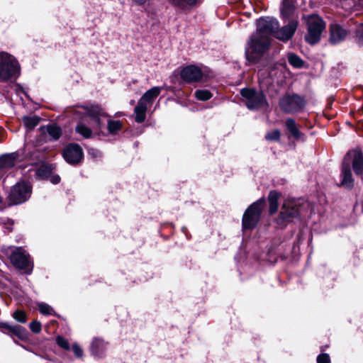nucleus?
Returning <instances> with one entry per match:
<instances>
[{
    "label": "nucleus",
    "instance_id": "79ce46f5",
    "mask_svg": "<svg viewBox=\"0 0 363 363\" xmlns=\"http://www.w3.org/2000/svg\"><path fill=\"white\" fill-rule=\"evenodd\" d=\"M7 206L6 202L0 196V210L4 209Z\"/></svg>",
    "mask_w": 363,
    "mask_h": 363
},
{
    "label": "nucleus",
    "instance_id": "473e14b6",
    "mask_svg": "<svg viewBox=\"0 0 363 363\" xmlns=\"http://www.w3.org/2000/svg\"><path fill=\"white\" fill-rule=\"evenodd\" d=\"M289 62L294 67H301L303 65L302 60L295 54L291 53L288 56Z\"/></svg>",
    "mask_w": 363,
    "mask_h": 363
},
{
    "label": "nucleus",
    "instance_id": "9d476101",
    "mask_svg": "<svg viewBox=\"0 0 363 363\" xmlns=\"http://www.w3.org/2000/svg\"><path fill=\"white\" fill-rule=\"evenodd\" d=\"M304 105L303 98L297 94L285 95L279 101L281 109L287 113L298 112L303 108Z\"/></svg>",
    "mask_w": 363,
    "mask_h": 363
},
{
    "label": "nucleus",
    "instance_id": "4be33fe9",
    "mask_svg": "<svg viewBox=\"0 0 363 363\" xmlns=\"http://www.w3.org/2000/svg\"><path fill=\"white\" fill-rule=\"evenodd\" d=\"M147 106L138 101V105L134 108L135 114V121L137 123H143L146 118V111Z\"/></svg>",
    "mask_w": 363,
    "mask_h": 363
},
{
    "label": "nucleus",
    "instance_id": "6e6552de",
    "mask_svg": "<svg viewBox=\"0 0 363 363\" xmlns=\"http://www.w3.org/2000/svg\"><path fill=\"white\" fill-rule=\"evenodd\" d=\"M301 214L302 207L299 203L295 201H286L283 204L277 222L280 225H283Z\"/></svg>",
    "mask_w": 363,
    "mask_h": 363
},
{
    "label": "nucleus",
    "instance_id": "6ab92c4d",
    "mask_svg": "<svg viewBox=\"0 0 363 363\" xmlns=\"http://www.w3.org/2000/svg\"><path fill=\"white\" fill-rule=\"evenodd\" d=\"M163 89L161 86H154L147 90L140 99L139 101L147 105L151 104L153 101L160 95Z\"/></svg>",
    "mask_w": 363,
    "mask_h": 363
},
{
    "label": "nucleus",
    "instance_id": "58836bf2",
    "mask_svg": "<svg viewBox=\"0 0 363 363\" xmlns=\"http://www.w3.org/2000/svg\"><path fill=\"white\" fill-rule=\"evenodd\" d=\"M30 328L33 333H38L41 330V324L38 321H33L30 323Z\"/></svg>",
    "mask_w": 363,
    "mask_h": 363
},
{
    "label": "nucleus",
    "instance_id": "a211bd4d",
    "mask_svg": "<svg viewBox=\"0 0 363 363\" xmlns=\"http://www.w3.org/2000/svg\"><path fill=\"white\" fill-rule=\"evenodd\" d=\"M18 154L11 152L0 156V170L4 171L14 167L18 161Z\"/></svg>",
    "mask_w": 363,
    "mask_h": 363
},
{
    "label": "nucleus",
    "instance_id": "f704fd0d",
    "mask_svg": "<svg viewBox=\"0 0 363 363\" xmlns=\"http://www.w3.org/2000/svg\"><path fill=\"white\" fill-rule=\"evenodd\" d=\"M12 317L18 322L24 323L26 322V314L24 311L16 310L13 312Z\"/></svg>",
    "mask_w": 363,
    "mask_h": 363
},
{
    "label": "nucleus",
    "instance_id": "a878e982",
    "mask_svg": "<svg viewBox=\"0 0 363 363\" xmlns=\"http://www.w3.org/2000/svg\"><path fill=\"white\" fill-rule=\"evenodd\" d=\"M294 7L291 0H283L281 7V13L284 18H289L293 15Z\"/></svg>",
    "mask_w": 363,
    "mask_h": 363
},
{
    "label": "nucleus",
    "instance_id": "5701e85b",
    "mask_svg": "<svg viewBox=\"0 0 363 363\" xmlns=\"http://www.w3.org/2000/svg\"><path fill=\"white\" fill-rule=\"evenodd\" d=\"M280 196V194L275 191H271L269 194L268 199L269 203V213L274 214L278 209V200Z\"/></svg>",
    "mask_w": 363,
    "mask_h": 363
},
{
    "label": "nucleus",
    "instance_id": "49530a36",
    "mask_svg": "<svg viewBox=\"0 0 363 363\" xmlns=\"http://www.w3.org/2000/svg\"><path fill=\"white\" fill-rule=\"evenodd\" d=\"M121 116V113H117L116 114V116Z\"/></svg>",
    "mask_w": 363,
    "mask_h": 363
},
{
    "label": "nucleus",
    "instance_id": "c85d7f7f",
    "mask_svg": "<svg viewBox=\"0 0 363 363\" xmlns=\"http://www.w3.org/2000/svg\"><path fill=\"white\" fill-rule=\"evenodd\" d=\"M46 130L50 136L53 140H57L61 135V129L55 124H51L46 127Z\"/></svg>",
    "mask_w": 363,
    "mask_h": 363
},
{
    "label": "nucleus",
    "instance_id": "bb28decb",
    "mask_svg": "<svg viewBox=\"0 0 363 363\" xmlns=\"http://www.w3.org/2000/svg\"><path fill=\"white\" fill-rule=\"evenodd\" d=\"M340 4L342 8L348 12L358 10L360 7H362V5L359 4V1L356 2L355 0H341Z\"/></svg>",
    "mask_w": 363,
    "mask_h": 363
},
{
    "label": "nucleus",
    "instance_id": "f03ea898",
    "mask_svg": "<svg viewBox=\"0 0 363 363\" xmlns=\"http://www.w3.org/2000/svg\"><path fill=\"white\" fill-rule=\"evenodd\" d=\"M351 164L356 174L359 175L363 173V155L360 150L350 151L344 159L342 166L341 185L347 189H352L354 184L350 169Z\"/></svg>",
    "mask_w": 363,
    "mask_h": 363
},
{
    "label": "nucleus",
    "instance_id": "f3484780",
    "mask_svg": "<svg viewBox=\"0 0 363 363\" xmlns=\"http://www.w3.org/2000/svg\"><path fill=\"white\" fill-rule=\"evenodd\" d=\"M347 35L345 29L342 28L338 24H331L330 26V38L332 44H337L343 41Z\"/></svg>",
    "mask_w": 363,
    "mask_h": 363
},
{
    "label": "nucleus",
    "instance_id": "72a5a7b5",
    "mask_svg": "<svg viewBox=\"0 0 363 363\" xmlns=\"http://www.w3.org/2000/svg\"><path fill=\"white\" fill-rule=\"evenodd\" d=\"M280 131L277 129H274L267 132L265 135V138L268 141H279L280 139Z\"/></svg>",
    "mask_w": 363,
    "mask_h": 363
},
{
    "label": "nucleus",
    "instance_id": "f257e3e1",
    "mask_svg": "<svg viewBox=\"0 0 363 363\" xmlns=\"http://www.w3.org/2000/svg\"><path fill=\"white\" fill-rule=\"evenodd\" d=\"M76 114H83L82 121L76 126V132L84 138H90L93 133L99 134L104 123L101 118L107 116L99 106L78 107L74 109Z\"/></svg>",
    "mask_w": 363,
    "mask_h": 363
},
{
    "label": "nucleus",
    "instance_id": "37998d69",
    "mask_svg": "<svg viewBox=\"0 0 363 363\" xmlns=\"http://www.w3.org/2000/svg\"><path fill=\"white\" fill-rule=\"evenodd\" d=\"M15 87H16V91L17 92H18L19 91H22V88L19 85L16 84V85H15Z\"/></svg>",
    "mask_w": 363,
    "mask_h": 363
},
{
    "label": "nucleus",
    "instance_id": "423d86ee",
    "mask_svg": "<svg viewBox=\"0 0 363 363\" xmlns=\"http://www.w3.org/2000/svg\"><path fill=\"white\" fill-rule=\"evenodd\" d=\"M265 206L264 199H260L251 204L245 211L242 217V227L245 229L255 228L260 218V214Z\"/></svg>",
    "mask_w": 363,
    "mask_h": 363
},
{
    "label": "nucleus",
    "instance_id": "412c9836",
    "mask_svg": "<svg viewBox=\"0 0 363 363\" xmlns=\"http://www.w3.org/2000/svg\"><path fill=\"white\" fill-rule=\"evenodd\" d=\"M169 2L176 8L182 10H186L199 4L201 0H169Z\"/></svg>",
    "mask_w": 363,
    "mask_h": 363
},
{
    "label": "nucleus",
    "instance_id": "c9c22d12",
    "mask_svg": "<svg viewBox=\"0 0 363 363\" xmlns=\"http://www.w3.org/2000/svg\"><path fill=\"white\" fill-rule=\"evenodd\" d=\"M356 40L359 45H363V23H362L356 31Z\"/></svg>",
    "mask_w": 363,
    "mask_h": 363
},
{
    "label": "nucleus",
    "instance_id": "dca6fc26",
    "mask_svg": "<svg viewBox=\"0 0 363 363\" xmlns=\"http://www.w3.org/2000/svg\"><path fill=\"white\" fill-rule=\"evenodd\" d=\"M204 72L203 69L195 65H189L184 67L181 72V78L188 82H197L203 79Z\"/></svg>",
    "mask_w": 363,
    "mask_h": 363
},
{
    "label": "nucleus",
    "instance_id": "ea45409f",
    "mask_svg": "<svg viewBox=\"0 0 363 363\" xmlns=\"http://www.w3.org/2000/svg\"><path fill=\"white\" fill-rule=\"evenodd\" d=\"M148 0H131L133 5L144 6Z\"/></svg>",
    "mask_w": 363,
    "mask_h": 363
},
{
    "label": "nucleus",
    "instance_id": "2eb2a0df",
    "mask_svg": "<svg viewBox=\"0 0 363 363\" xmlns=\"http://www.w3.org/2000/svg\"><path fill=\"white\" fill-rule=\"evenodd\" d=\"M0 330L2 333L9 335L11 338L25 340L27 338L28 330L21 325H13L6 322H0Z\"/></svg>",
    "mask_w": 363,
    "mask_h": 363
},
{
    "label": "nucleus",
    "instance_id": "f8f14e48",
    "mask_svg": "<svg viewBox=\"0 0 363 363\" xmlns=\"http://www.w3.org/2000/svg\"><path fill=\"white\" fill-rule=\"evenodd\" d=\"M11 252L10 260L16 267L22 269H30L29 255L25 250L21 247H13L11 249Z\"/></svg>",
    "mask_w": 363,
    "mask_h": 363
},
{
    "label": "nucleus",
    "instance_id": "a19ab883",
    "mask_svg": "<svg viewBox=\"0 0 363 363\" xmlns=\"http://www.w3.org/2000/svg\"><path fill=\"white\" fill-rule=\"evenodd\" d=\"M50 181L52 184H58L60 181V177L58 175H54L51 177Z\"/></svg>",
    "mask_w": 363,
    "mask_h": 363
},
{
    "label": "nucleus",
    "instance_id": "393cba45",
    "mask_svg": "<svg viewBox=\"0 0 363 363\" xmlns=\"http://www.w3.org/2000/svg\"><path fill=\"white\" fill-rule=\"evenodd\" d=\"M286 126L287 130L290 132L291 135L296 139L301 138V133L299 131L296 126L295 121L292 118H288L286 121Z\"/></svg>",
    "mask_w": 363,
    "mask_h": 363
},
{
    "label": "nucleus",
    "instance_id": "ddd939ff",
    "mask_svg": "<svg viewBox=\"0 0 363 363\" xmlns=\"http://www.w3.org/2000/svg\"><path fill=\"white\" fill-rule=\"evenodd\" d=\"M62 155L67 162L76 164L82 160L83 151L79 145L70 144L65 148Z\"/></svg>",
    "mask_w": 363,
    "mask_h": 363
},
{
    "label": "nucleus",
    "instance_id": "b1692460",
    "mask_svg": "<svg viewBox=\"0 0 363 363\" xmlns=\"http://www.w3.org/2000/svg\"><path fill=\"white\" fill-rule=\"evenodd\" d=\"M21 120L26 129L32 130L38 125L40 118L37 116H24Z\"/></svg>",
    "mask_w": 363,
    "mask_h": 363
},
{
    "label": "nucleus",
    "instance_id": "9b49d317",
    "mask_svg": "<svg viewBox=\"0 0 363 363\" xmlns=\"http://www.w3.org/2000/svg\"><path fill=\"white\" fill-rule=\"evenodd\" d=\"M279 26V22L276 18L271 17L260 18L257 22L255 33L270 38L271 35L274 36V33Z\"/></svg>",
    "mask_w": 363,
    "mask_h": 363
},
{
    "label": "nucleus",
    "instance_id": "e433bc0d",
    "mask_svg": "<svg viewBox=\"0 0 363 363\" xmlns=\"http://www.w3.org/2000/svg\"><path fill=\"white\" fill-rule=\"evenodd\" d=\"M317 363H330V359L328 354L322 353L317 357Z\"/></svg>",
    "mask_w": 363,
    "mask_h": 363
},
{
    "label": "nucleus",
    "instance_id": "0eeeda50",
    "mask_svg": "<svg viewBox=\"0 0 363 363\" xmlns=\"http://www.w3.org/2000/svg\"><path fill=\"white\" fill-rule=\"evenodd\" d=\"M242 102L250 110L259 109L267 105V100L261 91L252 89H242L240 91Z\"/></svg>",
    "mask_w": 363,
    "mask_h": 363
},
{
    "label": "nucleus",
    "instance_id": "c756f323",
    "mask_svg": "<svg viewBox=\"0 0 363 363\" xmlns=\"http://www.w3.org/2000/svg\"><path fill=\"white\" fill-rule=\"evenodd\" d=\"M91 351L95 357H100L104 352V345L101 342H92L91 345Z\"/></svg>",
    "mask_w": 363,
    "mask_h": 363
},
{
    "label": "nucleus",
    "instance_id": "2f4dec72",
    "mask_svg": "<svg viewBox=\"0 0 363 363\" xmlns=\"http://www.w3.org/2000/svg\"><path fill=\"white\" fill-rule=\"evenodd\" d=\"M38 308L40 312L45 315H55V311L53 308L48 304L45 303H38Z\"/></svg>",
    "mask_w": 363,
    "mask_h": 363
},
{
    "label": "nucleus",
    "instance_id": "cd10ccee",
    "mask_svg": "<svg viewBox=\"0 0 363 363\" xmlns=\"http://www.w3.org/2000/svg\"><path fill=\"white\" fill-rule=\"evenodd\" d=\"M122 128V123L120 121L108 120L107 128L110 134L114 135Z\"/></svg>",
    "mask_w": 363,
    "mask_h": 363
},
{
    "label": "nucleus",
    "instance_id": "39448f33",
    "mask_svg": "<svg viewBox=\"0 0 363 363\" xmlns=\"http://www.w3.org/2000/svg\"><path fill=\"white\" fill-rule=\"evenodd\" d=\"M19 74L20 65L17 60L7 52H1L0 81L4 82L11 79H16Z\"/></svg>",
    "mask_w": 363,
    "mask_h": 363
},
{
    "label": "nucleus",
    "instance_id": "1a4fd4ad",
    "mask_svg": "<svg viewBox=\"0 0 363 363\" xmlns=\"http://www.w3.org/2000/svg\"><path fill=\"white\" fill-rule=\"evenodd\" d=\"M31 191V186L28 184L24 182L17 183L9 194L10 204L17 205L25 202L30 198Z\"/></svg>",
    "mask_w": 363,
    "mask_h": 363
},
{
    "label": "nucleus",
    "instance_id": "c03bdc74",
    "mask_svg": "<svg viewBox=\"0 0 363 363\" xmlns=\"http://www.w3.org/2000/svg\"><path fill=\"white\" fill-rule=\"evenodd\" d=\"M359 4L363 6V0H359Z\"/></svg>",
    "mask_w": 363,
    "mask_h": 363
},
{
    "label": "nucleus",
    "instance_id": "aec40b11",
    "mask_svg": "<svg viewBox=\"0 0 363 363\" xmlns=\"http://www.w3.org/2000/svg\"><path fill=\"white\" fill-rule=\"evenodd\" d=\"M60 347L66 350H71L77 357H81L83 354V350L79 345L75 342H57Z\"/></svg>",
    "mask_w": 363,
    "mask_h": 363
},
{
    "label": "nucleus",
    "instance_id": "20e7f679",
    "mask_svg": "<svg viewBox=\"0 0 363 363\" xmlns=\"http://www.w3.org/2000/svg\"><path fill=\"white\" fill-rule=\"evenodd\" d=\"M303 19L307 25V33L305 40L311 45H315L320 40L323 32L325 30V23L317 14L303 16Z\"/></svg>",
    "mask_w": 363,
    "mask_h": 363
},
{
    "label": "nucleus",
    "instance_id": "4c0bfd02",
    "mask_svg": "<svg viewBox=\"0 0 363 363\" xmlns=\"http://www.w3.org/2000/svg\"><path fill=\"white\" fill-rule=\"evenodd\" d=\"M49 173H50L49 169H48V167H46L45 166H41L37 170V175L41 178L47 177Z\"/></svg>",
    "mask_w": 363,
    "mask_h": 363
},
{
    "label": "nucleus",
    "instance_id": "4468645a",
    "mask_svg": "<svg viewBox=\"0 0 363 363\" xmlns=\"http://www.w3.org/2000/svg\"><path fill=\"white\" fill-rule=\"evenodd\" d=\"M298 26V21L296 19H291L289 21L288 24L276 30L274 37L279 40L286 42L293 37Z\"/></svg>",
    "mask_w": 363,
    "mask_h": 363
},
{
    "label": "nucleus",
    "instance_id": "7ed1b4c3",
    "mask_svg": "<svg viewBox=\"0 0 363 363\" xmlns=\"http://www.w3.org/2000/svg\"><path fill=\"white\" fill-rule=\"evenodd\" d=\"M271 38L254 33L250 38L245 55L248 61L256 62L269 49Z\"/></svg>",
    "mask_w": 363,
    "mask_h": 363
},
{
    "label": "nucleus",
    "instance_id": "7c9ffc66",
    "mask_svg": "<svg viewBox=\"0 0 363 363\" xmlns=\"http://www.w3.org/2000/svg\"><path fill=\"white\" fill-rule=\"evenodd\" d=\"M196 98L200 101H207L212 97V94L206 89H199L194 93Z\"/></svg>",
    "mask_w": 363,
    "mask_h": 363
},
{
    "label": "nucleus",
    "instance_id": "a18cd8bd",
    "mask_svg": "<svg viewBox=\"0 0 363 363\" xmlns=\"http://www.w3.org/2000/svg\"><path fill=\"white\" fill-rule=\"evenodd\" d=\"M57 340L60 341V340H62V339L60 337H58Z\"/></svg>",
    "mask_w": 363,
    "mask_h": 363
}]
</instances>
